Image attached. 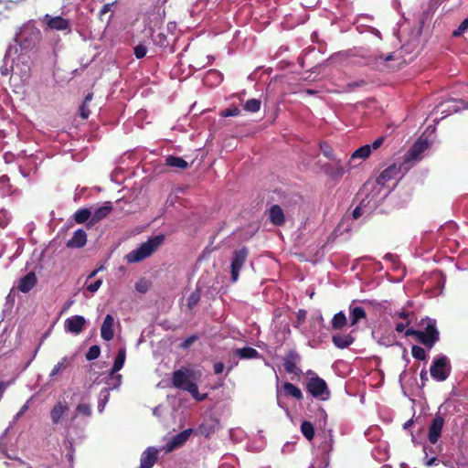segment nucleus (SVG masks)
Here are the masks:
<instances>
[{
    "label": "nucleus",
    "instance_id": "obj_1",
    "mask_svg": "<svg viewBox=\"0 0 468 468\" xmlns=\"http://www.w3.org/2000/svg\"><path fill=\"white\" fill-rule=\"evenodd\" d=\"M194 370L187 367H181L175 370L172 377V384L175 388L187 391L197 401L206 399L207 394H199L197 385L192 381Z\"/></svg>",
    "mask_w": 468,
    "mask_h": 468
},
{
    "label": "nucleus",
    "instance_id": "obj_2",
    "mask_svg": "<svg viewBox=\"0 0 468 468\" xmlns=\"http://www.w3.org/2000/svg\"><path fill=\"white\" fill-rule=\"evenodd\" d=\"M406 336H415L417 341L431 349L440 339V333L436 326V321L427 318L423 330L409 328L405 332Z\"/></svg>",
    "mask_w": 468,
    "mask_h": 468
},
{
    "label": "nucleus",
    "instance_id": "obj_3",
    "mask_svg": "<svg viewBox=\"0 0 468 468\" xmlns=\"http://www.w3.org/2000/svg\"><path fill=\"white\" fill-rule=\"evenodd\" d=\"M164 240L165 236L162 234L150 238L147 241L142 243L140 247L133 250L126 255L127 261L133 263L146 259L157 250Z\"/></svg>",
    "mask_w": 468,
    "mask_h": 468
},
{
    "label": "nucleus",
    "instance_id": "obj_4",
    "mask_svg": "<svg viewBox=\"0 0 468 468\" xmlns=\"http://www.w3.org/2000/svg\"><path fill=\"white\" fill-rule=\"evenodd\" d=\"M307 374L311 375L306 383L307 391L314 398H320L323 400L327 399L330 396V391L324 379L311 370Z\"/></svg>",
    "mask_w": 468,
    "mask_h": 468
},
{
    "label": "nucleus",
    "instance_id": "obj_5",
    "mask_svg": "<svg viewBox=\"0 0 468 468\" xmlns=\"http://www.w3.org/2000/svg\"><path fill=\"white\" fill-rule=\"evenodd\" d=\"M431 376L437 381H444L448 378L451 373L450 361L446 356L436 358L430 368Z\"/></svg>",
    "mask_w": 468,
    "mask_h": 468
},
{
    "label": "nucleus",
    "instance_id": "obj_6",
    "mask_svg": "<svg viewBox=\"0 0 468 468\" xmlns=\"http://www.w3.org/2000/svg\"><path fill=\"white\" fill-rule=\"evenodd\" d=\"M249 256V250L246 247H242L239 250H235L232 252V261L230 264L231 281L236 282L239 276V271L243 267L247 258Z\"/></svg>",
    "mask_w": 468,
    "mask_h": 468
},
{
    "label": "nucleus",
    "instance_id": "obj_7",
    "mask_svg": "<svg viewBox=\"0 0 468 468\" xmlns=\"http://www.w3.org/2000/svg\"><path fill=\"white\" fill-rule=\"evenodd\" d=\"M444 419L442 416L437 414L431 420L428 428V441L431 444H436L441 436L442 429L444 426Z\"/></svg>",
    "mask_w": 468,
    "mask_h": 468
},
{
    "label": "nucleus",
    "instance_id": "obj_8",
    "mask_svg": "<svg viewBox=\"0 0 468 468\" xmlns=\"http://www.w3.org/2000/svg\"><path fill=\"white\" fill-rule=\"evenodd\" d=\"M44 21L48 29L71 32L70 21L60 16H51L49 15H46Z\"/></svg>",
    "mask_w": 468,
    "mask_h": 468
},
{
    "label": "nucleus",
    "instance_id": "obj_9",
    "mask_svg": "<svg viewBox=\"0 0 468 468\" xmlns=\"http://www.w3.org/2000/svg\"><path fill=\"white\" fill-rule=\"evenodd\" d=\"M301 356L295 350H290L283 358L284 370L289 374L300 377L303 371L297 367Z\"/></svg>",
    "mask_w": 468,
    "mask_h": 468
},
{
    "label": "nucleus",
    "instance_id": "obj_10",
    "mask_svg": "<svg viewBox=\"0 0 468 468\" xmlns=\"http://www.w3.org/2000/svg\"><path fill=\"white\" fill-rule=\"evenodd\" d=\"M37 283V277L34 271H29L17 281L16 289L23 292H29Z\"/></svg>",
    "mask_w": 468,
    "mask_h": 468
},
{
    "label": "nucleus",
    "instance_id": "obj_11",
    "mask_svg": "<svg viewBox=\"0 0 468 468\" xmlns=\"http://www.w3.org/2000/svg\"><path fill=\"white\" fill-rule=\"evenodd\" d=\"M192 433V429H186L175 435L166 444L165 451L172 452L183 446Z\"/></svg>",
    "mask_w": 468,
    "mask_h": 468
},
{
    "label": "nucleus",
    "instance_id": "obj_12",
    "mask_svg": "<svg viewBox=\"0 0 468 468\" xmlns=\"http://www.w3.org/2000/svg\"><path fill=\"white\" fill-rule=\"evenodd\" d=\"M158 450L154 447H147L142 453L140 466L142 468H152L158 459Z\"/></svg>",
    "mask_w": 468,
    "mask_h": 468
},
{
    "label": "nucleus",
    "instance_id": "obj_13",
    "mask_svg": "<svg viewBox=\"0 0 468 468\" xmlns=\"http://www.w3.org/2000/svg\"><path fill=\"white\" fill-rule=\"evenodd\" d=\"M112 210V206L111 202H105L103 206L98 207L94 210V212H91V218L88 222V228H90L94 226L99 221L105 218Z\"/></svg>",
    "mask_w": 468,
    "mask_h": 468
},
{
    "label": "nucleus",
    "instance_id": "obj_14",
    "mask_svg": "<svg viewBox=\"0 0 468 468\" xmlns=\"http://www.w3.org/2000/svg\"><path fill=\"white\" fill-rule=\"evenodd\" d=\"M86 320L81 315H73L65 322L67 331L78 335L82 332Z\"/></svg>",
    "mask_w": 468,
    "mask_h": 468
},
{
    "label": "nucleus",
    "instance_id": "obj_15",
    "mask_svg": "<svg viewBox=\"0 0 468 468\" xmlns=\"http://www.w3.org/2000/svg\"><path fill=\"white\" fill-rule=\"evenodd\" d=\"M69 407L66 401H58L50 410V419L54 425L58 424L63 416L68 413Z\"/></svg>",
    "mask_w": 468,
    "mask_h": 468
},
{
    "label": "nucleus",
    "instance_id": "obj_16",
    "mask_svg": "<svg viewBox=\"0 0 468 468\" xmlns=\"http://www.w3.org/2000/svg\"><path fill=\"white\" fill-rule=\"evenodd\" d=\"M101 338L110 341L114 336V318L111 314H107L101 327Z\"/></svg>",
    "mask_w": 468,
    "mask_h": 468
},
{
    "label": "nucleus",
    "instance_id": "obj_17",
    "mask_svg": "<svg viewBox=\"0 0 468 468\" xmlns=\"http://www.w3.org/2000/svg\"><path fill=\"white\" fill-rule=\"evenodd\" d=\"M87 234L82 229H77L72 238L67 241V247L71 249H80L86 245Z\"/></svg>",
    "mask_w": 468,
    "mask_h": 468
},
{
    "label": "nucleus",
    "instance_id": "obj_18",
    "mask_svg": "<svg viewBox=\"0 0 468 468\" xmlns=\"http://www.w3.org/2000/svg\"><path fill=\"white\" fill-rule=\"evenodd\" d=\"M270 222L276 227H281L285 223V216L282 208L279 205H272L269 213Z\"/></svg>",
    "mask_w": 468,
    "mask_h": 468
},
{
    "label": "nucleus",
    "instance_id": "obj_19",
    "mask_svg": "<svg viewBox=\"0 0 468 468\" xmlns=\"http://www.w3.org/2000/svg\"><path fill=\"white\" fill-rule=\"evenodd\" d=\"M324 172L333 179H339L345 175L346 170L342 163L337 161L335 165H325Z\"/></svg>",
    "mask_w": 468,
    "mask_h": 468
},
{
    "label": "nucleus",
    "instance_id": "obj_20",
    "mask_svg": "<svg viewBox=\"0 0 468 468\" xmlns=\"http://www.w3.org/2000/svg\"><path fill=\"white\" fill-rule=\"evenodd\" d=\"M332 341L336 347H338L340 349H344L353 344L354 337L351 336L350 335L338 334V335H333Z\"/></svg>",
    "mask_w": 468,
    "mask_h": 468
},
{
    "label": "nucleus",
    "instance_id": "obj_21",
    "mask_svg": "<svg viewBox=\"0 0 468 468\" xmlns=\"http://www.w3.org/2000/svg\"><path fill=\"white\" fill-rule=\"evenodd\" d=\"M350 325L356 324L360 320L365 319L367 316L366 311L361 306L350 305Z\"/></svg>",
    "mask_w": 468,
    "mask_h": 468
},
{
    "label": "nucleus",
    "instance_id": "obj_22",
    "mask_svg": "<svg viewBox=\"0 0 468 468\" xmlns=\"http://www.w3.org/2000/svg\"><path fill=\"white\" fill-rule=\"evenodd\" d=\"M282 388L284 391V395L286 397L294 398L295 399H297L299 401L302 400L303 398L301 389L297 386H295L290 382H285L282 386Z\"/></svg>",
    "mask_w": 468,
    "mask_h": 468
},
{
    "label": "nucleus",
    "instance_id": "obj_23",
    "mask_svg": "<svg viewBox=\"0 0 468 468\" xmlns=\"http://www.w3.org/2000/svg\"><path fill=\"white\" fill-rule=\"evenodd\" d=\"M125 358H126V349L124 347L120 348L117 353V356L115 357L113 366L111 369V372H110L111 376L115 375L119 370H121L122 368L124 362H125Z\"/></svg>",
    "mask_w": 468,
    "mask_h": 468
},
{
    "label": "nucleus",
    "instance_id": "obj_24",
    "mask_svg": "<svg viewBox=\"0 0 468 468\" xmlns=\"http://www.w3.org/2000/svg\"><path fill=\"white\" fill-rule=\"evenodd\" d=\"M235 355L241 359H251L261 356L260 353L255 348L250 346L236 349Z\"/></svg>",
    "mask_w": 468,
    "mask_h": 468
},
{
    "label": "nucleus",
    "instance_id": "obj_25",
    "mask_svg": "<svg viewBox=\"0 0 468 468\" xmlns=\"http://www.w3.org/2000/svg\"><path fill=\"white\" fill-rule=\"evenodd\" d=\"M399 169L395 165H389L388 168L384 169L381 174L378 176L377 182L378 184L384 185L387 181L392 179L398 174Z\"/></svg>",
    "mask_w": 468,
    "mask_h": 468
},
{
    "label": "nucleus",
    "instance_id": "obj_26",
    "mask_svg": "<svg viewBox=\"0 0 468 468\" xmlns=\"http://www.w3.org/2000/svg\"><path fill=\"white\" fill-rule=\"evenodd\" d=\"M72 357L64 356L60 359V361L58 362L57 365L54 366L53 369L51 370L49 377L54 378L58 374L61 373L65 369H67L71 364H72Z\"/></svg>",
    "mask_w": 468,
    "mask_h": 468
},
{
    "label": "nucleus",
    "instance_id": "obj_27",
    "mask_svg": "<svg viewBox=\"0 0 468 468\" xmlns=\"http://www.w3.org/2000/svg\"><path fill=\"white\" fill-rule=\"evenodd\" d=\"M165 164L167 166L180 168V169H186L189 166L188 163L186 160H184L182 157L174 156V155H168L165 158Z\"/></svg>",
    "mask_w": 468,
    "mask_h": 468
},
{
    "label": "nucleus",
    "instance_id": "obj_28",
    "mask_svg": "<svg viewBox=\"0 0 468 468\" xmlns=\"http://www.w3.org/2000/svg\"><path fill=\"white\" fill-rule=\"evenodd\" d=\"M73 217L75 222L78 224L89 222L92 217L91 210L88 207L80 208L74 213Z\"/></svg>",
    "mask_w": 468,
    "mask_h": 468
},
{
    "label": "nucleus",
    "instance_id": "obj_29",
    "mask_svg": "<svg viewBox=\"0 0 468 468\" xmlns=\"http://www.w3.org/2000/svg\"><path fill=\"white\" fill-rule=\"evenodd\" d=\"M346 316L343 312L335 314L331 321L332 328L341 330L346 325Z\"/></svg>",
    "mask_w": 468,
    "mask_h": 468
},
{
    "label": "nucleus",
    "instance_id": "obj_30",
    "mask_svg": "<svg viewBox=\"0 0 468 468\" xmlns=\"http://www.w3.org/2000/svg\"><path fill=\"white\" fill-rule=\"evenodd\" d=\"M204 81L211 85H218L222 81V75L219 71L211 69L206 74Z\"/></svg>",
    "mask_w": 468,
    "mask_h": 468
},
{
    "label": "nucleus",
    "instance_id": "obj_31",
    "mask_svg": "<svg viewBox=\"0 0 468 468\" xmlns=\"http://www.w3.org/2000/svg\"><path fill=\"white\" fill-rule=\"evenodd\" d=\"M301 431L308 441L314 438V427L311 421L303 420L301 424Z\"/></svg>",
    "mask_w": 468,
    "mask_h": 468
},
{
    "label": "nucleus",
    "instance_id": "obj_32",
    "mask_svg": "<svg viewBox=\"0 0 468 468\" xmlns=\"http://www.w3.org/2000/svg\"><path fill=\"white\" fill-rule=\"evenodd\" d=\"M428 147V144L426 141H418L416 142L412 147L410 149L409 154L412 158H416L420 155L426 148Z\"/></svg>",
    "mask_w": 468,
    "mask_h": 468
},
{
    "label": "nucleus",
    "instance_id": "obj_33",
    "mask_svg": "<svg viewBox=\"0 0 468 468\" xmlns=\"http://www.w3.org/2000/svg\"><path fill=\"white\" fill-rule=\"evenodd\" d=\"M370 147L369 144H365L358 149H356L351 155V160L356 158L366 159L370 155Z\"/></svg>",
    "mask_w": 468,
    "mask_h": 468
},
{
    "label": "nucleus",
    "instance_id": "obj_34",
    "mask_svg": "<svg viewBox=\"0 0 468 468\" xmlns=\"http://www.w3.org/2000/svg\"><path fill=\"white\" fill-rule=\"evenodd\" d=\"M261 101L258 99H250L244 103V110L249 112H257L261 109Z\"/></svg>",
    "mask_w": 468,
    "mask_h": 468
},
{
    "label": "nucleus",
    "instance_id": "obj_35",
    "mask_svg": "<svg viewBox=\"0 0 468 468\" xmlns=\"http://www.w3.org/2000/svg\"><path fill=\"white\" fill-rule=\"evenodd\" d=\"M411 355L415 359L418 360H426L428 357L424 348L419 346H413L411 347Z\"/></svg>",
    "mask_w": 468,
    "mask_h": 468
},
{
    "label": "nucleus",
    "instance_id": "obj_36",
    "mask_svg": "<svg viewBox=\"0 0 468 468\" xmlns=\"http://www.w3.org/2000/svg\"><path fill=\"white\" fill-rule=\"evenodd\" d=\"M199 301H200V292H199V290H196L187 298L188 309L193 310V308L197 305Z\"/></svg>",
    "mask_w": 468,
    "mask_h": 468
},
{
    "label": "nucleus",
    "instance_id": "obj_37",
    "mask_svg": "<svg viewBox=\"0 0 468 468\" xmlns=\"http://www.w3.org/2000/svg\"><path fill=\"white\" fill-rule=\"evenodd\" d=\"M76 412L85 417H90L92 414L91 407L88 403H80L76 407Z\"/></svg>",
    "mask_w": 468,
    "mask_h": 468
},
{
    "label": "nucleus",
    "instance_id": "obj_38",
    "mask_svg": "<svg viewBox=\"0 0 468 468\" xmlns=\"http://www.w3.org/2000/svg\"><path fill=\"white\" fill-rule=\"evenodd\" d=\"M101 354V347L97 345L91 346L86 353V359L89 361L94 360L99 357Z\"/></svg>",
    "mask_w": 468,
    "mask_h": 468
},
{
    "label": "nucleus",
    "instance_id": "obj_39",
    "mask_svg": "<svg viewBox=\"0 0 468 468\" xmlns=\"http://www.w3.org/2000/svg\"><path fill=\"white\" fill-rule=\"evenodd\" d=\"M367 85V82L365 80L361 79V80H358L356 81L348 82L345 87V90L352 91L356 88H363Z\"/></svg>",
    "mask_w": 468,
    "mask_h": 468
},
{
    "label": "nucleus",
    "instance_id": "obj_40",
    "mask_svg": "<svg viewBox=\"0 0 468 468\" xmlns=\"http://www.w3.org/2000/svg\"><path fill=\"white\" fill-rule=\"evenodd\" d=\"M241 111L237 106H232L229 108H227L225 110H222L220 112V116L222 117H231V116H238L239 115Z\"/></svg>",
    "mask_w": 468,
    "mask_h": 468
},
{
    "label": "nucleus",
    "instance_id": "obj_41",
    "mask_svg": "<svg viewBox=\"0 0 468 468\" xmlns=\"http://www.w3.org/2000/svg\"><path fill=\"white\" fill-rule=\"evenodd\" d=\"M147 52V48L144 45L139 44L134 47L133 48V54L136 58L141 59L145 57Z\"/></svg>",
    "mask_w": 468,
    "mask_h": 468
},
{
    "label": "nucleus",
    "instance_id": "obj_42",
    "mask_svg": "<svg viewBox=\"0 0 468 468\" xmlns=\"http://www.w3.org/2000/svg\"><path fill=\"white\" fill-rule=\"evenodd\" d=\"M468 29V17L465 18L458 27L456 30L453 31V37H459L463 35Z\"/></svg>",
    "mask_w": 468,
    "mask_h": 468
},
{
    "label": "nucleus",
    "instance_id": "obj_43",
    "mask_svg": "<svg viewBox=\"0 0 468 468\" xmlns=\"http://www.w3.org/2000/svg\"><path fill=\"white\" fill-rule=\"evenodd\" d=\"M116 2L105 4L99 12V18L103 21L106 14L112 11V7Z\"/></svg>",
    "mask_w": 468,
    "mask_h": 468
},
{
    "label": "nucleus",
    "instance_id": "obj_44",
    "mask_svg": "<svg viewBox=\"0 0 468 468\" xmlns=\"http://www.w3.org/2000/svg\"><path fill=\"white\" fill-rule=\"evenodd\" d=\"M154 41L160 47H166L168 45L167 37L164 33L157 34Z\"/></svg>",
    "mask_w": 468,
    "mask_h": 468
},
{
    "label": "nucleus",
    "instance_id": "obj_45",
    "mask_svg": "<svg viewBox=\"0 0 468 468\" xmlns=\"http://www.w3.org/2000/svg\"><path fill=\"white\" fill-rule=\"evenodd\" d=\"M197 339V336L193 335H190L189 337L186 338L181 344H180V347L182 349H187L189 348Z\"/></svg>",
    "mask_w": 468,
    "mask_h": 468
},
{
    "label": "nucleus",
    "instance_id": "obj_46",
    "mask_svg": "<svg viewBox=\"0 0 468 468\" xmlns=\"http://www.w3.org/2000/svg\"><path fill=\"white\" fill-rule=\"evenodd\" d=\"M306 311L303 309L298 310L296 314V323L294 324L295 327H298L301 324H303L306 318Z\"/></svg>",
    "mask_w": 468,
    "mask_h": 468
},
{
    "label": "nucleus",
    "instance_id": "obj_47",
    "mask_svg": "<svg viewBox=\"0 0 468 468\" xmlns=\"http://www.w3.org/2000/svg\"><path fill=\"white\" fill-rule=\"evenodd\" d=\"M101 283H102V281L101 279H98L95 282L88 284L86 289L90 292H97L99 290V288L101 287Z\"/></svg>",
    "mask_w": 468,
    "mask_h": 468
},
{
    "label": "nucleus",
    "instance_id": "obj_48",
    "mask_svg": "<svg viewBox=\"0 0 468 468\" xmlns=\"http://www.w3.org/2000/svg\"><path fill=\"white\" fill-rule=\"evenodd\" d=\"M90 114V111L89 110L88 104L82 102L80 106V115L82 119H88Z\"/></svg>",
    "mask_w": 468,
    "mask_h": 468
},
{
    "label": "nucleus",
    "instance_id": "obj_49",
    "mask_svg": "<svg viewBox=\"0 0 468 468\" xmlns=\"http://www.w3.org/2000/svg\"><path fill=\"white\" fill-rule=\"evenodd\" d=\"M198 431L202 435H205L206 437H208L210 433L213 432V429L207 424H201L198 427Z\"/></svg>",
    "mask_w": 468,
    "mask_h": 468
},
{
    "label": "nucleus",
    "instance_id": "obj_50",
    "mask_svg": "<svg viewBox=\"0 0 468 468\" xmlns=\"http://www.w3.org/2000/svg\"><path fill=\"white\" fill-rule=\"evenodd\" d=\"M384 140H385V138L383 136H380L378 139H376L371 144H369L370 152L372 150L378 149L382 145Z\"/></svg>",
    "mask_w": 468,
    "mask_h": 468
},
{
    "label": "nucleus",
    "instance_id": "obj_51",
    "mask_svg": "<svg viewBox=\"0 0 468 468\" xmlns=\"http://www.w3.org/2000/svg\"><path fill=\"white\" fill-rule=\"evenodd\" d=\"M225 365L222 362H216L213 365V370L216 375H219L224 371Z\"/></svg>",
    "mask_w": 468,
    "mask_h": 468
},
{
    "label": "nucleus",
    "instance_id": "obj_52",
    "mask_svg": "<svg viewBox=\"0 0 468 468\" xmlns=\"http://www.w3.org/2000/svg\"><path fill=\"white\" fill-rule=\"evenodd\" d=\"M322 151L324 155L326 156L327 158L332 160L335 159L333 150L328 145H325L324 148L322 147Z\"/></svg>",
    "mask_w": 468,
    "mask_h": 468
},
{
    "label": "nucleus",
    "instance_id": "obj_53",
    "mask_svg": "<svg viewBox=\"0 0 468 468\" xmlns=\"http://www.w3.org/2000/svg\"><path fill=\"white\" fill-rule=\"evenodd\" d=\"M107 401H108V395L107 394L104 396L103 399H99V401H98V410L100 412L103 411Z\"/></svg>",
    "mask_w": 468,
    "mask_h": 468
},
{
    "label": "nucleus",
    "instance_id": "obj_54",
    "mask_svg": "<svg viewBox=\"0 0 468 468\" xmlns=\"http://www.w3.org/2000/svg\"><path fill=\"white\" fill-rule=\"evenodd\" d=\"M379 58L381 59V62L380 64L384 67H386V63L389 60H392L393 59V54L390 53L388 55H387L386 57H383L382 55L379 56Z\"/></svg>",
    "mask_w": 468,
    "mask_h": 468
},
{
    "label": "nucleus",
    "instance_id": "obj_55",
    "mask_svg": "<svg viewBox=\"0 0 468 468\" xmlns=\"http://www.w3.org/2000/svg\"><path fill=\"white\" fill-rule=\"evenodd\" d=\"M421 386H424L425 383L428 381V373L425 368H423L420 374Z\"/></svg>",
    "mask_w": 468,
    "mask_h": 468
},
{
    "label": "nucleus",
    "instance_id": "obj_56",
    "mask_svg": "<svg viewBox=\"0 0 468 468\" xmlns=\"http://www.w3.org/2000/svg\"><path fill=\"white\" fill-rule=\"evenodd\" d=\"M409 324V322H407L406 324L404 323H399L396 324V331L399 332V333H402L405 328L408 326Z\"/></svg>",
    "mask_w": 468,
    "mask_h": 468
},
{
    "label": "nucleus",
    "instance_id": "obj_57",
    "mask_svg": "<svg viewBox=\"0 0 468 468\" xmlns=\"http://www.w3.org/2000/svg\"><path fill=\"white\" fill-rule=\"evenodd\" d=\"M361 215H362L361 207H356L353 210V213H352L353 218L357 219L358 218H360V217H361Z\"/></svg>",
    "mask_w": 468,
    "mask_h": 468
},
{
    "label": "nucleus",
    "instance_id": "obj_58",
    "mask_svg": "<svg viewBox=\"0 0 468 468\" xmlns=\"http://www.w3.org/2000/svg\"><path fill=\"white\" fill-rule=\"evenodd\" d=\"M439 462H440V461H439V459H438V458H436V457H431V458H430V459H428V460H427V462H426V465H427V466L436 465V464H438V463H439Z\"/></svg>",
    "mask_w": 468,
    "mask_h": 468
},
{
    "label": "nucleus",
    "instance_id": "obj_59",
    "mask_svg": "<svg viewBox=\"0 0 468 468\" xmlns=\"http://www.w3.org/2000/svg\"><path fill=\"white\" fill-rule=\"evenodd\" d=\"M92 98H93V94L92 93H88L85 96L83 102L88 104V102L92 100Z\"/></svg>",
    "mask_w": 468,
    "mask_h": 468
},
{
    "label": "nucleus",
    "instance_id": "obj_60",
    "mask_svg": "<svg viewBox=\"0 0 468 468\" xmlns=\"http://www.w3.org/2000/svg\"><path fill=\"white\" fill-rule=\"evenodd\" d=\"M27 410V405L26 404L21 408L20 411L16 415V418L20 417Z\"/></svg>",
    "mask_w": 468,
    "mask_h": 468
},
{
    "label": "nucleus",
    "instance_id": "obj_61",
    "mask_svg": "<svg viewBox=\"0 0 468 468\" xmlns=\"http://www.w3.org/2000/svg\"><path fill=\"white\" fill-rule=\"evenodd\" d=\"M399 316L400 318L406 319V318H408V316H409V313H408V312H406V311L400 312V313H399Z\"/></svg>",
    "mask_w": 468,
    "mask_h": 468
},
{
    "label": "nucleus",
    "instance_id": "obj_62",
    "mask_svg": "<svg viewBox=\"0 0 468 468\" xmlns=\"http://www.w3.org/2000/svg\"><path fill=\"white\" fill-rule=\"evenodd\" d=\"M98 271H99V269H96V270L92 271L89 274L88 279H91V278H93V277L97 274V272H98Z\"/></svg>",
    "mask_w": 468,
    "mask_h": 468
},
{
    "label": "nucleus",
    "instance_id": "obj_63",
    "mask_svg": "<svg viewBox=\"0 0 468 468\" xmlns=\"http://www.w3.org/2000/svg\"><path fill=\"white\" fill-rule=\"evenodd\" d=\"M136 289L139 292H144L146 289L144 288V286H141L139 283L136 284Z\"/></svg>",
    "mask_w": 468,
    "mask_h": 468
},
{
    "label": "nucleus",
    "instance_id": "obj_64",
    "mask_svg": "<svg viewBox=\"0 0 468 468\" xmlns=\"http://www.w3.org/2000/svg\"><path fill=\"white\" fill-rule=\"evenodd\" d=\"M412 423H413L412 420H408L407 422H405V423H404V429H407V428H408V427H410Z\"/></svg>",
    "mask_w": 468,
    "mask_h": 468
}]
</instances>
